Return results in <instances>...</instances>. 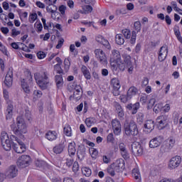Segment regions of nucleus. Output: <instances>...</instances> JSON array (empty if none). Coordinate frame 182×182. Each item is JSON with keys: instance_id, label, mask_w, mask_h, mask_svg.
Listing matches in <instances>:
<instances>
[{"instance_id": "nucleus-1", "label": "nucleus", "mask_w": 182, "mask_h": 182, "mask_svg": "<svg viewBox=\"0 0 182 182\" xmlns=\"http://www.w3.org/2000/svg\"><path fill=\"white\" fill-rule=\"evenodd\" d=\"M1 146L6 151H9L11 149H13L16 153L21 154L26 150V146L19 140L15 135H11L10 137L5 131L1 132Z\"/></svg>"}, {"instance_id": "nucleus-2", "label": "nucleus", "mask_w": 182, "mask_h": 182, "mask_svg": "<svg viewBox=\"0 0 182 182\" xmlns=\"http://www.w3.org/2000/svg\"><path fill=\"white\" fill-rule=\"evenodd\" d=\"M20 114L21 116H18L16 118V124H11V129L16 136H18L22 139L23 138V134L28 133V125H26V122L23 119V112H21Z\"/></svg>"}, {"instance_id": "nucleus-3", "label": "nucleus", "mask_w": 182, "mask_h": 182, "mask_svg": "<svg viewBox=\"0 0 182 182\" xmlns=\"http://www.w3.org/2000/svg\"><path fill=\"white\" fill-rule=\"evenodd\" d=\"M34 79L37 85L45 90L49 85V73L48 71H40L34 73Z\"/></svg>"}, {"instance_id": "nucleus-4", "label": "nucleus", "mask_w": 182, "mask_h": 182, "mask_svg": "<svg viewBox=\"0 0 182 182\" xmlns=\"http://www.w3.org/2000/svg\"><path fill=\"white\" fill-rule=\"evenodd\" d=\"M132 57L129 55H124V62L119 60V62L115 63L117 65V68L119 69V70H122V72L125 70V69H128V73L132 75L133 73V64L132 63Z\"/></svg>"}, {"instance_id": "nucleus-5", "label": "nucleus", "mask_w": 182, "mask_h": 182, "mask_svg": "<svg viewBox=\"0 0 182 182\" xmlns=\"http://www.w3.org/2000/svg\"><path fill=\"white\" fill-rule=\"evenodd\" d=\"M124 130L126 136H137L139 134V129L137 124L134 121L126 120L124 123Z\"/></svg>"}, {"instance_id": "nucleus-6", "label": "nucleus", "mask_w": 182, "mask_h": 182, "mask_svg": "<svg viewBox=\"0 0 182 182\" xmlns=\"http://www.w3.org/2000/svg\"><path fill=\"white\" fill-rule=\"evenodd\" d=\"M24 75H25V78H23L21 81V87L24 93L29 95V93H31V87L29 86V85L32 83V80H33V78L32 77V74L29 70L25 71Z\"/></svg>"}, {"instance_id": "nucleus-7", "label": "nucleus", "mask_w": 182, "mask_h": 182, "mask_svg": "<svg viewBox=\"0 0 182 182\" xmlns=\"http://www.w3.org/2000/svg\"><path fill=\"white\" fill-rule=\"evenodd\" d=\"M121 60L122 57L120 56V53L119 52V50H112L110 57V65L112 67V70H117V65H116V63L117 62H120Z\"/></svg>"}, {"instance_id": "nucleus-8", "label": "nucleus", "mask_w": 182, "mask_h": 182, "mask_svg": "<svg viewBox=\"0 0 182 182\" xmlns=\"http://www.w3.org/2000/svg\"><path fill=\"white\" fill-rule=\"evenodd\" d=\"M94 53L96 59H97L101 65H107V57H106V53H105L103 50L97 48L95 50Z\"/></svg>"}, {"instance_id": "nucleus-9", "label": "nucleus", "mask_w": 182, "mask_h": 182, "mask_svg": "<svg viewBox=\"0 0 182 182\" xmlns=\"http://www.w3.org/2000/svg\"><path fill=\"white\" fill-rule=\"evenodd\" d=\"M111 86L112 87V93L114 96H120V80L118 78H112L111 80Z\"/></svg>"}, {"instance_id": "nucleus-10", "label": "nucleus", "mask_w": 182, "mask_h": 182, "mask_svg": "<svg viewBox=\"0 0 182 182\" xmlns=\"http://www.w3.org/2000/svg\"><path fill=\"white\" fill-rule=\"evenodd\" d=\"M180 164H181V156L176 155L170 159L168 167L169 170H174V168H177Z\"/></svg>"}, {"instance_id": "nucleus-11", "label": "nucleus", "mask_w": 182, "mask_h": 182, "mask_svg": "<svg viewBox=\"0 0 182 182\" xmlns=\"http://www.w3.org/2000/svg\"><path fill=\"white\" fill-rule=\"evenodd\" d=\"M29 163H31V156L28 155H22L17 161L18 167H21V168L28 167V166H29Z\"/></svg>"}, {"instance_id": "nucleus-12", "label": "nucleus", "mask_w": 182, "mask_h": 182, "mask_svg": "<svg viewBox=\"0 0 182 182\" xmlns=\"http://www.w3.org/2000/svg\"><path fill=\"white\" fill-rule=\"evenodd\" d=\"M67 145L66 139L65 137H62L61 141L59 144L55 145L53 148V153L55 154H60L65 150Z\"/></svg>"}, {"instance_id": "nucleus-13", "label": "nucleus", "mask_w": 182, "mask_h": 182, "mask_svg": "<svg viewBox=\"0 0 182 182\" xmlns=\"http://www.w3.org/2000/svg\"><path fill=\"white\" fill-rule=\"evenodd\" d=\"M112 127L115 136H120L122 134V124H120V121L117 119H112Z\"/></svg>"}, {"instance_id": "nucleus-14", "label": "nucleus", "mask_w": 182, "mask_h": 182, "mask_svg": "<svg viewBox=\"0 0 182 182\" xmlns=\"http://www.w3.org/2000/svg\"><path fill=\"white\" fill-rule=\"evenodd\" d=\"M5 176L7 178H15L18 176V168L16 166H10L5 172Z\"/></svg>"}, {"instance_id": "nucleus-15", "label": "nucleus", "mask_w": 182, "mask_h": 182, "mask_svg": "<svg viewBox=\"0 0 182 182\" xmlns=\"http://www.w3.org/2000/svg\"><path fill=\"white\" fill-rule=\"evenodd\" d=\"M132 151L134 156H141L143 154V146L141 144L137 141L132 143Z\"/></svg>"}, {"instance_id": "nucleus-16", "label": "nucleus", "mask_w": 182, "mask_h": 182, "mask_svg": "<svg viewBox=\"0 0 182 182\" xmlns=\"http://www.w3.org/2000/svg\"><path fill=\"white\" fill-rule=\"evenodd\" d=\"M168 123V115H160L156 118V124L159 129H164Z\"/></svg>"}, {"instance_id": "nucleus-17", "label": "nucleus", "mask_w": 182, "mask_h": 182, "mask_svg": "<svg viewBox=\"0 0 182 182\" xmlns=\"http://www.w3.org/2000/svg\"><path fill=\"white\" fill-rule=\"evenodd\" d=\"M168 53V47H167V45H164L162 47H161L159 51L158 60L159 62H163L164 60H166Z\"/></svg>"}, {"instance_id": "nucleus-18", "label": "nucleus", "mask_w": 182, "mask_h": 182, "mask_svg": "<svg viewBox=\"0 0 182 182\" xmlns=\"http://www.w3.org/2000/svg\"><path fill=\"white\" fill-rule=\"evenodd\" d=\"M154 130V121L152 119H148L144 124V133H151Z\"/></svg>"}, {"instance_id": "nucleus-19", "label": "nucleus", "mask_w": 182, "mask_h": 182, "mask_svg": "<svg viewBox=\"0 0 182 182\" xmlns=\"http://www.w3.org/2000/svg\"><path fill=\"white\" fill-rule=\"evenodd\" d=\"M163 143V139L160 136H156L149 141V147L150 149H157V147H160Z\"/></svg>"}, {"instance_id": "nucleus-20", "label": "nucleus", "mask_w": 182, "mask_h": 182, "mask_svg": "<svg viewBox=\"0 0 182 182\" xmlns=\"http://www.w3.org/2000/svg\"><path fill=\"white\" fill-rule=\"evenodd\" d=\"M14 82V72L12 70H9L5 77L4 85L7 87H11L12 86V83Z\"/></svg>"}, {"instance_id": "nucleus-21", "label": "nucleus", "mask_w": 182, "mask_h": 182, "mask_svg": "<svg viewBox=\"0 0 182 182\" xmlns=\"http://www.w3.org/2000/svg\"><path fill=\"white\" fill-rule=\"evenodd\" d=\"M112 167L114 168L115 171H122V170H124V160H123V159H117L112 164Z\"/></svg>"}, {"instance_id": "nucleus-22", "label": "nucleus", "mask_w": 182, "mask_h": 182, "mask_svg": "<svg viewBox=\"0 0 182 182\" xmlns=\"http://www.w3.org/2000/svg\"><path fill=\"white\" fill-rule=\"evenodd\" d=\"M119 149L121 155L122 156L123 159H124V160H127L129 159L130 155L129 154V151H127V149L126 148V144H124V143H119Z\"/></svg>"}, {"instance_id": "nucleus-23", "label": "nucleus", "mask_w": 182, "mask_h": 182, "mask_svg": "<svg viewBox=\"0 0 182 182\" xmlns=\"http://www.w3.org/2000/svg\"><path fill=\"white\" fill-rule=\"evenodd\" d=\"M114 107H115L116 112L118 114V117L122 120L124 117V110L122 107V105L117 102H114Z\"/></svg>"}, {"instance_id": "nucleus-24", "label": "nucleus", "mask_w": 182, "mask_h": 182, "mask_svg": "<svg viewBox=\"0 0 182 182\" xmlns=\"http://www.w3.org/2000/svg\"><path fill=\"white\" fill-rule=\"evenodd\" d=\"M35 164L40 170H48V168H50V166L45 161L38 159L36 161Z\"/></svg>"}, {"instance_id": "nucleus-25", "label": "nucleus", "mask_w": 182, "mask_h": 182, "mask_svg": "<svg viewBox=\"0 0 182 182\" xmlns=\"http://www.w3.org/2000/svg\"><path fill=\"white\" fill-rule=\"evenodd\" d=\"M127 94L128 95L129 99H133L134 96H136V95H139V90L136 87L132 86L129 88Z\"/></svg>"}, {"instance_id": "nucleus-26", "label": "nucleus", "mask_w": 182, "mask_h": 182, "mask_svg": "<svg viewBox=\"0 0 182 182\" xmlns=\"http://www.w3.org/2000/svg\"><path fill=\"white\" fill-rule=\"evenodd\" d=\"M80 92H82V87L76 85L73 95H71L70 98L72 99L73 97V99H75L76 100H80V96H82Z\"/></svg>"}, {"instance_id": "nucleus-27", "label": "nucleus", "mask_w": 182, "mask_h": 182, "mask_svg": "<svg viewBox=\"0 0 182 182\" xmlns=\"http://www.w3.org/2000/svg\"><path fill=\"white\" fill-rule=\"evenodd\" d=\"M46 139L49 140V141H53L58 139V132L55 131H48L46 134Z\"/></svg>"}, {"instance_id": "nucleus-28", "label": "nucleus", "mask_w": 182, "mask_h": 182, "mask_svg": "<svg viewBox=\"0 0 182 182\" xmlns=\"http://www.w3.org/2000/svg\"><path fill=\"white\" fill-rule=\"evenodd\" d=\"M68 151L70 157H73L76 154V144L74 141L68 144Z\"/></svg>"}, {"instance_id": "nucleus-29", "label": "nucleus", "mask_w": 182, "mask_h": 182, "mask_svg": "<svg viewBox=\"0 0 182 182\" xmlns=\"http://www.w3.org/2000/svg\"><path fill=\"white\" fill-rule=\"evenodd\" d=\"M12 116H14V105L11 102H8L7 109L6 111V118L12 119Z\"/></svg>"}, {"instance_id": "nucleus-30", "label": "nucleus", "mask_w": 182, "mask_h": 182, "mask_svg": "<svg viewBox=\"0 0 182 182\" xmlns=\"http://www.w3.org/2000/svg\"><path fill=\"white\" fill-rule=\"evenodd\" d=\"M140 107V103L139 102H136L135 104H129L127 106V109L128 110H132V114H136L137 113V110H139Z\"/></svg>"}, {"instance_id": "nucleus-31", "label": "nucleus", "mask_w": 182, "mask_h": 182, "mask_svg": "<svg viewBox=\"0 0 182 182\" xmlns=\"http://www.w3.org/2000/svg\"><path fill=\"white\" fill-rule=\"evenodd\" d=\"M81 72L87 80H90V79H92V75H90V71L89 70L87 67H86L85 65H82Z\"/></svg>"}, {"instance_id": "nucleus-32", "label": "nucleus", "mask_w": 182, "mask_h": 182, "mask_svg": "<svg viewBox=\"0 0 182 182\" xmlns=\"http://www.w3.org/2000/svg\"><path fill=\"white\" fill-rule=\"evenodd\" d=\"M174 144H176V139L173 136H170L166 139V146L168 150H171L174 147Z\"/></svg>"}, {"instance_id": "nucleus-33", "label": "nucleus", "mask_w": 182, "mask_h": 182, "mask_svg": "<svg viewBox=\"0 0 182 182\" xmlns=\"http://www.w3.org/2000/svg\"><path fill=\"white\" fill-rule=\"evenodd\" d=\"M132 176L137 182L141 181V176L140 175V171L137 168H135L132 170Z\"/></svg>"}, {"instance_id": "nucleus-34", "label": "nucleus", "mask_w": 182, "mask_h": 182, "mask_svg": "<svg viewBox=\"0 0 182 182\" xmlns=\"http://www.w3.org/2000/svg\"><path fill=\"white\" fill-rule=\"evenodd\" d=\"M89 152L92 159H93L94 160H96L97 159V156H99V151H97V149L95 148H90L89 149Z\"/></svg>"}, {"instance_id": "nucleus-35", "label": "nucleus", "mask_w": 182, "mask_h": 182, "mask_svg": "<svg viewBox=\"0 0 182 182\" xmlns=\"http://www.w3.org/2000/svg\"><path fill=\"white\" fill-rule=\"evenodd\" d=\"M115 42L117 45H123L124 43V38H123V35L117 34L115 36Z\"/></svg>"}, {"instance_id": "nucleus-36", "label": "nucleus", "mask_w": 182, "mask_h": 182, "mask_svg": "<svg viewBox=\"0 0 182 182\" xmlns=\"http://www.w3.org/2000/svg\"><path fill=\"white\" fill-rule=\"evenodd\" d=\"M93 11V7L92 6H82V11L81 14H85V15H87V14H90Z\"/></svg>"}, {"instance_id": "nucleus-37", "label": "nucleus", "mask_w": 182, "mask_h": 182, "mask_svg": "<svg viewBox=\"0 0 182 182\" xmlns=\"http://www.w3.org/2000/svg\"><path fill=\"white\" fill-rule=\"evenodd\" d=\"M82 173L85 177H90L92 176V170L87 167L82 168Z\"/></svg>"}, {"instance_id": "nucleus-38", "label": "nucleus", "mask_w": 182, "mask_h": 182, "mask_svg": "<svg viewBox=\"0 0 182 182\" xmlns=\"http://www.w3.org/2000/svg\"><path fill=\"white\" fill-rule=\"evenodd\" d=\"M64 134L68 137L72 136V128L69 125H65L63 129Z\"/></svg>"}, {"instance_id": "nucleus-39", "label": "nucleus", "mask_w": 182, "mask_h": 182, "mask_svg": "<svg viewBox=\"0 0 182 182\" xmlns=\"http://www.w3.org/2000/svg\"><path fill=\"white\" fill-rule=\"evenodd\" d=\"M55 83L58 87H60L63 85V78L62 75H55Z\"/></svg>"}, {"instance_id": "nucleus-40", "label": "nucleus", "mask_w": 182, "mask_h": 182, "mask_svg": "<svg viewBox=\"0 0 182 182\" xmlns=\"http://www.w3.org/2000/svg\"><path fill=\"white\" fill-rule=\"evenodd\" d=\"M34 28H36V32H38V33H41L42 32V29H43V26L41 22H36L34 23Z\"/></svg>"}, {"instance_id": "nucleus-41", "label": "nucleus", "mask_w": 182, "mask_h": 182, "mask_svg": "<svg viewBox=\"0 0 182 182\" xmlns=\"http://www.w3.org/2000/svg\"><path fill=\"white\" fill-rule=\"evenodd\" d=\"M64 68L65 72H68L69 69H70V60H69V58H65L64 60Z\"/></svg>"}, {"instance_id": "nucleus-42", "label": "nucleus", "mask_w": 182, "mask_h": 182, "mask_svg": "<svg viewBox=\"0 0 182 182\" xmlns=\"http://www.w3.org/2000/svg\"><path fill=\"white\" fill-rule=\"evenodd\" d=\"M131 100V98H129V95L127 94V95H122L119 96V100L122 102V103H127V102Z\"/></svg>"}, {"instance_id": "nucleus-43", "label": "nucleus", "mask_w": 182, "mask_h": 182, "mask_svg": "<svg viewBox=\"0 0 182 182\" xmlns=\"http://www.w3.org/2000/svg\"><path fill=\"white\" fill-rule=\"evenodd\" d=\"M102 161L105 164H109V163L112 162V157H110L109 155H103Z\"/></svg>"}, {"instance_id": "nucleus-44", "label": "nucleus", "mask_w": 182, "mask_h": 182, "mask_svg": "<svg viewBox=\"0 0 182 182\" xmlns=\"http://www.w3.org/2000/svg\"><path fill=\"white\" fill-rule=\"evenodd\" d=\"M122 34L124 35V38H126V39H130L132 36V33L129 29L122 30Z\"/></svg>"}, {"instance_id": "nucleus-45", "label": "nucleus", "mask_w": 182, "mask_h": 182, "mask_svg": "<svg viewBox=\"0 0 182 182\" xmlns=\"http://www.w3.org/2000/svg\"><path fill=\"white\" fill-rule=\"evenodd\" d=\"M137 37V33L136 31H133L132 33V37L130 39V43L132 45H134L136 43V38Z\"/></svg>"}, {"instance_id": "nucleus-46", "label": "nucleus", "mask_w": 182, "mask_h": 182, "mask_svg": "<svg viewBox=\"0 0 182 182\" xmlns=\"http://www.w3.org/2000/svg\"><path fill=\"white\" fill-rule=\"evenodd\" d=\"M58 0H45L44 2L46 4V5H48L49 6H53V8H55L56 9V6H55V4H56V1Z\"/></svg>"}, {"instance_id": "nucleus-47", "label": "nucleus", "mask_w": 182, "mask_h": 182, "mask_svg": "<svg viewBox=\"0 0 182 182\" xmlns=\"http://www.w3.org/2000/svg\"><path fill=\"white\" fill-rule=\"evenodd\" d=\"M149 97H150V95H147L146 94L142 95L140 97L141 103H142V105L147 103V100H149Z\"/></svg>"}, {"instance_id": "nucleus-48", "label": "nucleus", "mask_w": 182, "mask_h": 182, "mask_svg": "<svg viewBox=\"0 0 182 182\" xmlns=\"http://www.w3.org/2000/svg\"><path fill=\"white\" fill-rule=\"evenodd\" d=\"M38 19V14L36 13H33L29 16V21L31 23H33Z\"/></svg>"}, {"instance_id": "nucleus-49", "label": "nucleus", "mask_w": 182, "mask_h": 182, "mask_svg": "<svg viewBox=\"0 0 182 182\" xmlns=\"http://www.w3.org/2000/svg\"><path fill=\"white\" fill-rule=\"evenodd\" d=\"M163 109V103L156 104L154 107V112L159 113Z\"/></svg>"}, {"instance_id": "nucleus-50", "label": "nucleus", "mask_w": 182, "mask_h": 182, "mask_svg": "<svg viewBox=\"0 0 182 182\" xmlns=\"http://www.w3.org/2000/svg\"><path fill=\"white\" fill-rule=\"evenodd\" d=\"M0 50L4 53V55H6V56H8V50H6V47L2 44V43L0 41Z\"/></svg>"}, {"instance_id": "nucleus-51", "label": "nucleus", "mask_w": 182, "mask_h": 182, "mask_svg": "<svg viewBox=\"0 0 182 182\" xmlns=\"http://www.w3.org/2000/svg\"><path fill=\"white\" fill-rule=\"evenodd\" d=\"M134 29L136 31V32H140L141 31V23L140 21H136L134 23Z\"/></svg>"}, {"instance_id": "nucleus-52", "label": "nucleus", "mask_w": 182, "mask_h": 182, "mask_svg": "<svg viewBox=\"0 0 182 182\" xmlns=\"http://www.w3.org/2000/svg\"><path fill=\"white\" fill-rule=\"evenodd\" d=\"M95 119L93 118H87L85 119V124L87 126V127H92V124L95 123Z\"/></svg>"}, {"instance_id": "nucleus-53", "label": "nucleus", "mask_w": 182, "mask_h": 182, "mask_svg": "<svg viewBox=\"0 0 182 182\" xmlns=\"http://www.w3.org/2000/svg\"><path fill=\"white\" fill-rule=\"evenodd\" d=\"M66 9H68V7H66V6L65 5H61L58 8V11L63 16H65V12H66Z\"/></svg>"}, {"instance_id": "nucleus-54", "label": "nucleus", "mask_w": 182, "mask_h": 182, "mask_svg": "<svg viewBox=\"0 0 182 182\" xmlns=\"http://www.w3.org/2000/svg\"><path fill=\"white\" fill-rule=\"evenodd\" d=\"M143 122H144V114L139 113L137 117V123L142 124Z\"/></svg>"}, {"instance_id": "nucleus-55", "label": "nucleus", "mask_w": 182, "mask_h": 182, "mask_svg": "<svg viewBox=\"0 0 182 182\" xmlns=\"http://www.w3.org/2000/svg\"><path fill=\"white\" fill-rule=\"evenodd\" d=\"M24 116L27 120H31V111H29L28 108H26L24 111Z\"/></svg>"}, {"instance_id": "nucleus-56", "label": "nucleus", "mask_w": 182, "mask_h": 182, "mask_svg": "<svg viewBox=\"0 0 182 182\" xmlns=\"http://www.w3.org/2000/svg\"><path fill=\"white\" fill-rule=\"evenodd\" d=\"M156 103V99L154 97L150 98L149 102H148V109H151L153 106H154V104Z\"/></svg>"}, {"instance_id": "nucleus-57", "label": "nucleus", "mask_w": 182, "mask_h": 182, "mask_svg": "<svg viewBox=\"0 0 182 182\" xmlns=\"http://www.w3.org/2000/svg\"><path fill=\"white\" fill-rule=\"evenodd\" d=\"M60 15V14L58 11H56V10L51 14V18L52 19H54V21H58V19H59V16Z\"/></svg>"}, {"instance_id": "nucleus-58", "label": "nucleus", "mask_w": 182, "mask_h": 182, "mask_svg": "<svg viewBox=\"0 0 182 182\" xmlns=\"http://www.w3.org/2000/svg\"><path fill=\"white\" fill-rule=\"evenodd\" d=\"M107 141L108 143H113V141H114V136H113V133H110L107 135Z\"/></svg>"}, {"instance_id": "nucleus-59", "label": "nucleus", "mask_w": 182, "mask_h": 182, "mask_svg": "<svg viewBox=\"0 0 182 182\" xmlns=\"http://www.w3.org/2000/svg\"><path fill=\"white\" fill-rule=\"evenodd\" d=\"M37 58L38 59H45L46 58V53L43 51H39L37 53Z\"/></svg>"}, {"instance_id": "nucleus-60", "label": "nucleus", "mask_w": 182, "mask_h": 182, "mask_svg": "<svg viewBox=\"0 0 182 182\" xmlns=\"http://www.w3.org/2000/svg\"><path fill=\"white\" fill-rule=\"evenodd\" d=\"M114 171H116V170L114 169V167L112 166V164H111V166L107 168V173H109L110 176H113L115 174Z\"/></svg>"}, {"instance_id": "nucleus-61", "label": "nucleus", "mask_w": 182, "mask_h": 182, "mask_svg": "<svg viewBox=\"0 0 182 182\" xmlns=\"http://www.w3.org/2000/svg\"><path fill=\"white\" fill-rule=\"evenodd\" d=\"M54 70L57 72V73H63L62 68H60V64L55 65Z\"/></svg>"}, {"instance_id": "nucleus-62", "label": "nucleus", "mask_w": 182, "mask_h": 182, "mask_svg": "<svg viewBox=\"0 0 182 182\" xmlns=\"http://www.w3.org/2000/svg\"><path fill=\"white\" fill-rule=\"evenodd\" d=\"M18 35H21V31H18L16 28H14L11 30V36H18Z\"/></svg>"}, {"instance_id": "nucleus-63", "label": "nucleus", "mask_w": 182, "mask_h": 182, "mask_svg": "<svg viewBox=\"0 0 182 182\" xmlns=\"http://www.w3.org/2000/svg\"><path fill=\"white\" fill-rule=\"evenodd\" d=\"M101 44L105 46L107 49H110V44L109 43V41L105 38H103L102 41L101 42Z\"/></svg>"}, {"instance_id": "nucleus-64", "label": "nucleus", "mask_w": 182, "mask_h": 182, "mask_svg": "<svg viewBox=\"0 0 182 182\" xmlns=\"http://www.w3.org/2000/svg\"><path fill=\"white\" fill-rule=\"evenodd\" d=\"M43 95V94L42 93V91H41V90H34V92H33V95L37 98L42 97Z\"/></svg>"}]
</instances>
